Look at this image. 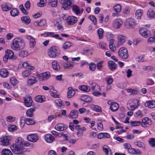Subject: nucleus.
Segmentation results:
<instances>
[{
  "label": "nucleus",
  "instance_id": "774afa93",
  "mask_svg": "<svg viewBox=\"0 0 155 155\" xmlns=\"http://www.w3.org/2000/svg\"><path fill=\"white\" fill-rule=\"evenodd\" d=\"M143 69L145 71H151L153 69V67L151 66H143Z\"/></svg>",
  "mask_w": 155,
  "mask_h": 155
},
{
  "label": "nucleus",
  "instance_id": "e2e57ef3",
  "mask_svg": "<svg viewBox=\"0 0 155 155\" xmlns=\"http://www.w3.org/2000/svg\"><path fill=\"white\" fill-rule=\"evenodd\" d=\"M25 123V120L24 119V118L23 117H21L20 118V125L21 128H23L24 127Z\"/></svg>",
  "mask_w": 155,
  "mask_h": 155
},
{
  "label": "nucleus",
  "instance_id": "c85d7f7f",
  "mask_svg": "<svg viewBox=\"0 0 155 155\" xmlns=\"http://www.w3.org/2000/svg\"><path fill=\"white\" fill-rule=\"evenodd\" d=\"M144 105L146 107H148L150 108H153L155 107V101H150L146 102Z\"/></svg>",
  "mask_w": 155,
  "mask_h": 155
},
{
  "label": "nucleus",
  "instance_id": "79ce46f5",
  "mask_svg": "<svg viewBox=\"0 0 155 155\" xmlns=\"http://www.w3.org/2000/svg\"><path fill=\"white\" fill-rule=\"evenodd\" d=\"M2 8L4 11H8L9 10L12 8V6L8 7L6 3L2 5Z\"/></svg>",
  "mask_w": 155,
  "mask_h": 155
},
{
  "label": "nucleus",
  "instance_id": "58836bf2",
  "mask_svg": "<svg viewBox=\"0 0 155 155\" xmlns=\"http://www.w3.org/2000/svg\"><path fill=\"white\" fill-rule=\"evenodd\" d=\"M2 155H13L11 151L8 149H3L1 152Z\"/></svg>",
  "mask_w": 155,
  "mask_h": 155
},
{
  "label": "nucleus",
  "instance_id": "5701e85b",
  "mask_svg": "<svg viewBox=\"0 0 155 155\" xmlns=\"http://www.w3.org/2000/svg\"><path fill=\"white\" fill-rule=\"evenodd\" d=\"M91 87L92 90L94 91H99L101 90L99 86L95 83H93L91 84Z\"/></svg>",
  "mask_w": 155,
  "mask_h": 155
},
{
  "label": "nucleus",
  "instance_id": "393cba45",
  "mask_svg": "<svg viewBox=\"0 0 155 155\" xmlns=\"http://www.w3.org/2000/svg\"><path fill=\"white\" fill-rule=\"evenodd\" d=\"M110 108L113 112L119 109V105L116 102H113L110 105Z\"/></svg>",
  "mask_w": 155,
  "mask_h": 155
},
{
  "label": "nucleus",
  "instance_id": "412c9836",
  "mask_svg": "<svg viewBox=\"0 0 155 155\" xmlns=\"http://www.w3.org/2000/svg\"><path fill=\"white\" fill-rule=\"evenodd\" d=\"M108 66L109 68L111 71H114L117 68V65L115 63L112 61H108Z\"/></svg>",
  "mask_w": 155,
  "mask_h": 155
},
{
  "label": "nucleus",
  "instance_id": "7ed1b4c3",
  "mask_svg": "<svg viewBox=\"0 0 155 155\" xmlns=\"http://www.w3.org/2000/svg\"><path fill=\"white\" fill-rule=\"evenodd\" d=\"M48 54L51 58H55L60 54V49L58 47L52 46L48 49Z\"/></svg>",
  "mask_w": 155,
  "mask_h": 155
},
{
  "label": "nucleus",
  "instance_id": "9d476101",
  "mask_svg": "<svg viewBox=\"0 0 155 155\" xmlns=\"http://www.w3.org/2000/svg\"><path fill=\"white\" fill-rule=\"evenodd\" d=\"M38 137L36 134H31L27 137L28 140L32 142H35L38 139Z\"/></svg>",
  "mask_w": 155,
  "mask_h": 155
},
{
  "label": "nucleus",
  "instance_id": "20e7f679",
  "mask_svg": "<svg viewBox=\"0 0 155 155\" xmlns=\"http://www.w3.org/2000/svg\"><path fill=\"white\" fill-rule=\"evenodd\" d=\"M118 54L120 57L123 59H126L128 57L127 50L124 48H121L119 49Z\"/></svg>",
  "mask_w": 155,
  "mask_h": 155
},
{
  "label": "nucleus",
  "instance_id": "5fc2aeb1",
  "mask_svg": "<svg viewBox=\"0 0 155 155\" xmlns=\"http://www.w3.org/2000/svg\"><path fill=\"white\" fill-rule=\"evenodd\" d=\"M40 2H38L37 4V5L40 7H42L45 6L46 3V0H40Z\"/></svg>",
  "mask_w": 155,
  "mask_h": 155
},
{
  "label": "nucleus",
  "instance_id": "e433bc0d",
  "mask_svg": "<svg viewBox=\"0 0 155 155\" xmlns=\"http://www.w3.org/2000/svg\"><path fill=\"white\" fill-rule=\"evenodd\" d=\"M79 89L84 92H89L90 90V87L87 85H81L78 87Z\"/></svg>",
  "mask_w": 155,
  "mask_h": 155
},
{
  "label": "nucleus",
  "instance_id": "4468645a",
  "mask_svg": "<svg viewBox=\"0 0 155 155\" xmlns=\"http://www.w3.org/2000/svg\"><path fill=\"white\" fill-rule=\"evenodd\" d=\"M25 105L27 107H31L33 101L30 96L24 98Z\"/></svg>",
  "mask_w": 155,
  "mask_h": 155
},
{
  "label": "nucleus",
  "instance_id": "a878e982",
  "mask_svg": "<svg viewBox=\"0 0 155 155\" xmlns=\"http://www.w3.org/2000/svg\"><path fill=\"white\" fill-rule=\"evenodd\" d=\"M27 38L30 40V47H33L35 45V41L34 38L31 36H27Z\"/></svg>",
  "mask_w": 155,
  "mask_h": 155
},
{
  "label": "nucleus",
  "instance_id": "cd10ccee",
  "mask_svg": "<svg viewBox=\"0 0 155 155\" xmlns=\"http://www.w3.org/2000/svg\"><path fill=\"white\" fill-rule=\"evenodd\" d=\"M110 136L109 134L106 133H101L98 134L97 135V137L99 139L104 138H109Z\"/></svg>",
  "mask_w": 155,
  "mask_h": 155
},
{
  "label": "nucleus",
  "instance_id": "c756f323",
  "mask_svg": "<svg viewBox=\"0 0 155 155\" xmlns=\"http://www.w3.org/2000/svg\"><path fill=\"white\" fill-rule=\"evenodd\" d=\"M117 37L119 41L118 44L121 45L125 42L126 39L125 36L121 35H119Z\"/></svg>",
  "mask_w": 155,
  "mask_h": 155
},
{
  "label": "nucleus",
  "instance_id": "09e8293b",
  "mask_svg": "<svg viewBox=\"0 0 155 155\" xmlns=\"http://www.w3.org/2000/svg\"><path fill=\"white\" fill-rule=\"evenodd\" d=\"M28 52L26 51H22L19 52V55L21 57L24 58L28 56Z\"/></svg>",
  "mask_w": 155,
  "mask_h": 155
},
{
  "label": "nucleus",
  "instance_id": "6ab92c4d",
  "mask_svg": "<svg viewBox=\"0 0 155 155\" xmlns=\"http://www.w3.org/2000/svg\"><path fill=\"white\" fill-rule=\"evenodd\" d=\"M78 112L76 110H72L68 115L69 118H76L78 117Z\"/></svg>",
  "mask_w": 155,
  "mask_h": 155
},
{
  "label": "nucleus",
  "instance_id": "ddd939ff",
  "mask_svg": "<svg viewBox=\"0 0 155 155\" xmlns=\"http://www.w3.org/2000/svg\"><path fill=\"white\" fill-rule=\"evenodd\" d=\"M67 21L68 25H73L77 21V19L75 17L71 16L67 18Z\"/></svg>",
  "mask_w": 155,
  "mask_h": 155
},
{
  "label": "nucleus",
  "instance_id": "13d9d810",
  "mask_svg": "<svg viewBox=\"0 0 155 155\" xmlns=\"http://www.w3.org/2000/svg\"><path fill=\"white\" fill-rule=\"evenodd\" d=\"M51 95L54 98H58L59 95L57 94V91L56 90H53V91H50Z\"/></svg>",
  "mask_w": 155,
  "mask_h": 155
},
{
  "label": "nucleus",
  "instance_id": "de8ad7c7",
  "mask_svg": "<svg viewBox=\"0 0 155 155\" xmlns=\"http://www.w3.org/2000/svg\"><path fill=\"white\" fill-rule=\"evenodd\" d=\"M143 12L142 10L138 9L135 12V15L138 19L140 18V17L142 15Z\"/></svg>",
  "mask_w": 155,
  "mask_h": 155
},
{
  "label": "nucleus",
  "instance_id": "bf43d9fd",
  "mask_svg": "<svg viewBox=\"0 0 155 155\" xmlns=\"http://www.w3.org/2000/svg\"><path fill=\"white\" fill-rule=\"evenodd\" d=\"M89 69L90 70H91L92 71H94L95 69L96 65V64L94 63H91L89 64Z\"/></svg>",
  "mask_w": 155,
  "mask_h": 155
},
{
  "label": "nucleus",
  "instance_id": "aec40b11",
  "mask_svg": "<svg viewBox=\"0 0 155 155\" xmlns=\"http://www.w3.org/2000/svg\"><path fill=\"white\" fill-rule=\"evenodd\" d=\"M45 139L46 141L48 143L52 142L55 140L54 137L50 134H46L45 137Z\"/></svg>",
  "mask_w": 155,
  "mask_h": 155
},
{
  "label": "nucleus",
  "instance_id": "72a5a7b5",
  "mask_svg": "<svg viewBox=\"0 0 155 155\" xmlns=\"http://www.w3.org/2000/svg\"><path fill=\"white\" fill-rule=\"evenodd\" d=\"M113 9L116 13L118 14L121 11L122 7L120 4H118L115 5L114 6Z\"/></svg>",
  "mask_w": 155,
  "mask_h": 155
},
{
  "label": "nucleus",
  "instance_id": "3c124183",
  "mask_svg": "<svg viewBox=\"0 0 155 155\" xmlns=\"http://www.w3.org/2000/svg\"><path fill=\"white\" fill-rule=\"evenodd\" d=\"M148 142L150 146L152 147H155V138H150L149 139Z\"/></svg>",
  "mask_w": 155,
  "mask_h": 155
},
{
  "label": "nucleus",
  "instance_id": "4be33fe9",
  "mask_svg": "<svg viewBox=\"0 0 155 155\" xmlns=\"http://www.w3.org/2000/svg\"><path fill=\"white\" fill-rule=\"evenodd\" d=\"M147 15L148 17L150 18H155V11L152 8H150L148 10Z\"/></svg>",
  "mask_w": 155,
  "mask_h": 155
},
{
  "label": "nucleus",
  "instance_id": "0e129e2a",
  "mask_svg": "<svg viewBox=\"0 0 155 155\" xmlns=\"http://www.w3.org/2000/svg\"><path fill=\"white\" fill-rule=\"evenodd\" d=\"M134 144L135 146H137L141 148H143L144 147V143L140 142H135L134 143Z\"/></svg>",
  "mask_w": 155,
  "mask_h": 155
},
{
  "label": "nucleus",
  "instance_id": "2eb2a0df",
  "mask_svg": "<svg viewBox=\"0 0 155 155\" xmlns=\"http://www.w3.org/2000/svg\"><path fill=\"white\" fill-rule=\"evenodd\" d=\"M46 23V21L45 19H42L40 20L39 21H35L34 22V25L37 27H42L45 25Z\"/></svg>",
  "mask_w": 155,
  "mask_h": 155
},
{
  "label": "nucleus",
  "instance_id": "bb28decb",
  "mask_svg": "<svg viewBox=\"0 0 155 155\" xmlns=\"http://www.w3.org/2000/svg\"><path fill=\"white\" fill-rule=\"evenodd\" d=\"M128 151L129 153L132 154H140L141 153V152L140 150L138 149L136 150L131 147L128 150Z\"/></svg>",
  "mask_w": 155,
  "mask_h": 155
},
{
  "label": "nucleus",
  "instance_id": "4d7b16f0",
  "mask_svg": "<svg viewBox=\"0 0 155 155\" xmlns=\"http://www.w3.org/2000/svg\"><path fill=\"white\" fill-rule=\"evenodd\" d=\"M103 150L104 152L107 155H111V152L110 150H109L108 148L105 147V146L103 147Z\"/></svg>",
  "mask_w": 155,
  "mask_h": 155
},
{
  "label": "nucleus",
  "instance_id": "0eeeda50",
  "mask_svg": "<svg viewBox=\"0 0 155 155\" xmlns=\"http://www.w3.org/2000/svg\"><path fill=\"white\" fill-rule=\"evenodd\" d=\"M62 4V7L64 9H68L70 8L72 3V0H60Z\"/></svg>",
  "mask_w": 155,
  "mask_h": 155
},
{
  "label": "nucleus",
  "instance_id": "1a4fd4ad",
  "mask_svg": "<svg viewBox=\"0 0 155 155\" xmlns=\"http://www.w3.org/2000/svg\"><path fill=\"white\" fill-rule=\"evenodd\" d=\"M140 34L144 38H147L151 36L150 31L145 28H141L139 30Z\"/></svg>",
  "mask_w": 155,
  "mask_h": 155
},
{
  "label": "nucleus",
  "instance_id": "603ef678",
  "mask_svg": "<svg viewBox=\"0 0 155 155\" xmlns=\"http://www.w3.org/2000/svg\"><path fill=\"white\" fill-rule=\"evenodd\" d=\"M31 71L28 70L24 71L22 73V75L24 77H28L31 75Z\"/></svg>",
  "mask_w": 155,
  "mask_h": 155
},
{
  "label": "nucleus",
  "instance_id": "680f3d73",
  "mask_svg": "<svg viewBox=\"0 0 155 155\" xmlns=\"http://www.w3.org/2000/svg\"><path fill=\"white\" fill-rule=\"evenodd\" d=\"M130 124L132 126H137L140 125V122L138 121H133L131 122Z\"/></svg>",
  "mask_w": 155,
  "mask_h": 155
},
{
  "label": "nucleus",
  "instance_id": "864d4df0",
  "mask_svg": "<svg viewBox=\"0 0 155 155\" xmlns=\"http://www.w3.org/2000/svg\"><path fill=\"white\" fill-rule=\"evenodd\" d=\"M25 123L28 125L33 124L35 123L34 120L30 118H28L25 119Z\"/></svg>",
  "mask_w": 155,
  "mask_h": 155
},
{
  "label": "nucleus",
  "instance_id": "f704fd0d",
  "mask_svg": "<svg viewBox=\"0 0 155 155\" xmlns=\"http://www.w3.org/2000/svg\"><path fill=\"white\" fill-rule=\"evenodd\" d=\"M10 14L12 16L15 17L19 15V12L17 8H14L11 9Z\"/></svg>",
  "mask_w": 155,
  "mask_h": 155
},
{
  "label": "nucleus",
  "instance_id": "39448f33",
  "mask_svg": "<svg viewBox=\"0 0 155 155\" xmlns=\"http://www.w3.org/2000/svg\"><path fill=\"white\" fill-rule=\"evenodd\" d=\"M5 55L3 57V61L6 62L8 59H12L14 57V53L12 50L8 49L5 51Z\"/></svg>",
  "mask_w": 155,
  "mask_h": 155
},
{
  "label": "nucleus",
  "instance_id": "c03bdc74",
  "mask_svg": "<svg viewBox=\"0 0 155 155\" xmlns=\"http://www.w3.org/2000/svg\"><path fill=\"white\" fill-rule=\"evenodd\" d=\"M74 63L72 61H71L70 63L67 62L64 64V67L66 68L71 69L74 66Z\"/></svg>",
  "mask_w": 155,
  "mask_h": 155
},
{
  "label": "nucleus",
  "instance_id": "c9c22d12",
  "mask_svg": "<svg viewBox=\"0 0 155 155\" xmlns=\"http://www.w3.org/2000/svg\"><path fill=\"white\" fill-rule=\"evenodd\" d=\"M71 7L73 12H74L76 15H78L80 14V8L78 5H73Z\"/></svg>",
  "mask_w": 155,
  "mask_h": 155
},
{
  "label": "nucleus",
  "instance_id": "f03ea898",
  "mask_svg": "<svg viewBox=\"0 0 155 155\" xmlns=\"http://www.w3.org/2000/svg\"><path fill=\"white\" fill-rule=\"evenodd\" d=\"M25 46L24 41L22 39L19 38L14 39L11 44V48L14 50L18 51L23 49Z\"/></svg>",
  "mask_w": 155,
  "mask_h": 155
},
{
  "label": "nucleus",
  "instance_id": "49530a36",
  "mask_svg": "<svg viewBox=\"0 0 155 155\" xmlns=\"http://www.w3.org/2000/svg\"><path fill=\"white\" fill-rule=\"evenodd\" d=\"M55 102L58 108H61V107L63 105L62 102L60 99L56 100L55 101Z\"/></svg>",
  "mask_w": 155,
  "mask_h": 155
},
{
  "label": "nucleus",
  "instance_id": "ea45409f",
  "mask_svg": "<svg viewBox=\"0 0 155 155\" xmlns=\"http://www.w3.org/2000/svg\"><path fill=\"white\" fill-rule=\"evenodd\" d=\"M73 44L69 41H66L62 45V48L64 50H66L73 46Z\"/></svg>",
  "mask_w": 155,
  "mask_h": 155
},
{
  "label": "nucleus",
  "instance_id": "8fccbe9b",
  "mask_svg": "<svg viewBox=\"0 0 155 155\" xmlns=\"http://www.w3.org/2000/svg\"><path fill=\"white\" fill-rule=\"evenodd\" d=\"M10 82L13 86L16 85L18 83L17 80L15 77H12L10 79Z\"/></svg>",
  "mask_w": 155,
  "mask_h": 155
},
{
  "label": "nucleus",
  "instance_id": "37998d69",
  "mask_svg": "<svg viewBox=\"0 0 155 155\" xmlns=\"http://www.w3.org/2000/svg\"><path fill=\"white\" fill-rule=\"evenodd\" d=\"M45 98L44 97L40 95H38L35 97V101L40 103H42L45 101Z\"/></svg>",
  "mask_w": 155,
  "mask_h": 155
},
{
  "label": "nucleus",
  "instance_id": "69168bd1",
  "mask_svg": "<svg viewBox=\"0 0 155 155\" xmlns=\"http://www.w3.org/2000/svg\"><path fill=\"white\" fill-rule=\"evenodd\" d=\"M142 39L140 38H137L136 39H135L133 40V43L135 45H137L139 43H140L142 42Z\"/></svg>",
  "mask_w": 155,
  "mask_h": 155
},
{
  "label": "nucleus",
  "instance_id": "9b49d317",
  "mask_svg": "<svg viewBox=\"0 0 155 155\" xmlns=\"http://www.w3.org/2000/svg\"><path fill=\"white\" fill-rule=\"evenodd\" d=\"M51 77L49 72H45L41 74L39 76V79L40 81H45Z\"/></svg>",
  "mask_w": 155,
  "mask_h": 155
},
{
  "label": "nucleus",
  "instance_id": "473e14b6",
  "mask_svg": "<svg viewBox=\"0 0 155 155\" xmlns=\"http://www.w3.org/2000/svg\"><path fill=\"white\" fill-rule=\"evenodd\" d=\"M114 40L113 39L111 38L110 40L109 47L111 51L113 52H114L116 49L115 47L114 44Z\"/></svg>",
  "mask_w": 155,
  "mask_h": 155
},
{
  "label": "nucleus",
  "instance_id": "b1692460",
  "mask_svg": "<svg viewBox=\"0 0 155 155\" xmlns=\"http://www.w3.org/2000/svg\"><path fill=\"white\" fill-rule=\"evenodd\" d=\"M68 90L67 97L68 98H70L75 94V91L71 87H69L68 88Z\"/></svg>",
  "mask_w": 155,
  "mask_h": 155
},
{
  "label": "nucleus",
  "instance_id": "a211bd4d",
  "mask_svg": "<svg viewBox=\"0 0 155 155\" xmlns=\"http://www.w3.org/2000/svg\"><path fill=\"white\" fill-rule=\"evenodd\" d=\"M37 82V80L35 77L30 76L28 77L27 80V84L29 86H31Z\"/></svg>",
  "mask_w": 155,
  "mask_h": 155
},
{
  "label": "nucleus",
  "instance_id": "6e6d98bb",
  "mask_svg": "<svg viewBox=\"0 0 155 155\" xmlns=\"http://www.w3.org/2000/svg\"><path fill=\"white\" fill-rule=\"evenodd\" d=\"M97 32L99 38L101 39L103 37V34L104 32V31L102 28H100L98 29Z\"/></svg>",
  "mask_w": 155,
  "mask_h": 155
},
{
  "label": "nucleus",
  "instance_id": "052dcab7",
  "mask_svg": "<svg viewBox=\"0 0 155 155\" xmlns=\"http://www.w3.org/2000/svg\"><path fill=\"white\" fill-rule=\"evenodd\" d=\"M92 107L93 110L96 112H100L101 111V107L97 105H93Z\"/></svg>",
  "mask_w": 155,
  "mask_h": 155
},
{
  "label": "nucleus",
  "instance_id": "f3484780",
  "mask_svg": "<svg viewBox=\"0 0 155 155\" xmlns=\"http://www.w3.org/2000/svg\"><path fill=\"white\" fill-rule=\"evenodd\" d=\"M123 23L122 21L120 19H117L115 20L113 23V26L116 28H120Z\"/></svg>",
  "mask_w": 155,
  "mask_h": 155
},
{
  "label": "nucleus",
  "instance_id": "2f4dec72",
  "mask_svg": "<svg viewBox=\"0 0 155 155\" xmlns=\"http://www.w3.org/2000/svg\"><path fill=\"white\" fill-rule=\"evenodd\" d=\"M21 19L23 23L26 25L28 24L31 22V20L28 16L22 17Z\"/></svg>",
  "mask_w": 155,
  "mask_h": 155
},
{
  "label": "nucleus",
  "instance_id": "a19ab883",
  "mask_svg": "<svg viewBox=\"0 0 155 155\" xmlns=\"http://www.w3.org/2000/svg\"><path fill=\"white\" fill-rule=\"evenodd\" d=\"M57 0H49L48 4L49 6L52 7H56L57 5Z\"/></svg>",
  "mask_w": 155,
  "mask_h": 155
},
{
  "label": "nucleus",
  "instance_id": "dca6fc26",
  "mask_svg": "<svg viewBox=\"0 0 155 155\" xmlns=\"http://www.w3.org/2000/svg\"><path fill=\"white\" fill-rule=\"evenodd\" d=\"M55 128L58 131H62L65 130L67 128V126L64 124L60 123L56 125Z\"/></svg>",
  "mask_w": 155,
  "mask_h": 155
},
{
  "label": "nucleus",
  "instance_id": "a18cd8bd",
  "mask_svg": "<svg viewBox=\"0 0 155 155\" xmlns=\"http://www.w3.org/2000/svg\"><path fill=\"white\" fill-rule=\"evenodd\" d=\"M53 69L56 70L58 71L59 70L60 68L59 66H58L57 61H53L51 63Z\"/></svg>",
  "mask_w": 155,
  "mask_h": 155
},
{
  "label": "nucleus",
  "instance_id": "423d86ee",
  "mask_svg": "<svg viewBox=\"0 0 155 155\" xmlns=\"http://www.w3.org/2000/svg\"><path fill=\"white\" fill-rule=\"evenodd\" d=\"M125 25L127 28H132L136 25V22L133 18H128L126 21Z\"/></svg>",
  "mask_w": 155,
  "mask_h": 155
},
{
  "label": "nucleus",
  "instance_id": "7c9ffc66",
  "mask_svg": "<svg viewBox=\"0 0 155 155\" xmlns=\"http://www.w3.org/2000/svg\"><path fill=\"white\" fill-rule=\"evenodd\" d=\"M8 74V72L5 69L2 68L0 70V75L2 78L6 77Z\"/></svg>",
  "mask_w": 155,
  "mask_h": 155
},
{
  "label": "nucleus",
  "instance_id": "338daca9",
  "mask_svg": "<svg viewBox=\"0 0 155 155\" xmlns=\"http://www.w3.org/2000/svg\"><path fill=\"white\" fill-rule=\"evenodd\" d=\"M137 107L136 105L130 104L127 105L128 109L130 110H134Z\"/></svg>",
  "mask_w": 155,
  "mask_h": 155
},
{
  "label": "nucleus",
  "instance_id": "f8f14e48",
  "mask_svg": "<svg viewBox=\"0 0 155 155\" xmlns=\"http://www.w3.org/2000/svg\"><path fill=\"white\" fill-rule=\"evenodd\" d=\"M152 122L148 117H145L142 120L141 125L144 127H149L151 125Z\"/></svg>",
  "mask_w": 155,
  "mask_h": 155
},
{
  "label": "nucleus",
  "instance_id": "6e6552de",
  "mask_svg": "<svg viewBox=\"0 0 155 155\" xmlns=\"http://www.w3.org/2000/svg\"><path fill=\"white\" fill-rule=\"evenodd\" d=\"M10 140L9 137H3L0 138V144L3 146H7L9 144Z\"/></svg>",
  "mask_w": 155,
  "mask_h": 155
},
{
  "label": "nucleus",
  "instance_id": "4c0bfd02",
  "mask_svg": "<svg viewBox=\"0 0 155 155\" xmlns=\"http://www.w3.org/2000/svg\"><path fill=\"white\" fill-rule=\"evenodd\" d=\"M35 111V108H31L27 110L26 112V115L30 117H32L34 116L33 112Z\"/></svg>",
  "mask_w": 155,
  "mask_h": 155
},
{
  "label": "nucleus",
  "instance_id": "f257e3e1",
  "mask_svg": "<svg viewBox=\"0 0 155 155\" xmlns=\"http://www.w3.org/2000/svg\"><path fill=\"white\" fill-rule=\"evenodd\" d=\"M24 140L21 137H18L15 140V143L11 146V149L14 154L24 155V153L27 151L26 149L23 148Z\"/></svg>",
  "mask_w": 155,
  "mask_h": 155
}]
</instances>
